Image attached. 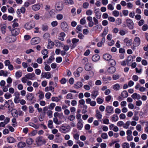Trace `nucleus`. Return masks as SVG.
<instances>
[{
    "instance_id": "nucleus-1",
    "label": "nucleus",
    "mask_w": 148,
    "mask_h": 148,
    "mask_svg": "<svg viewBox=\"0 0 148 148\" xmlns=\"http://www.w3.org/2000/svg\"><path fill=\"white\" fill-rule=\"evenodd\" d=\"M71 129L70 126L66 124L62 125L60 129V132L63 133H66L69 132Z\"/></svg>"
},
{
    "instance_id": "nucleus-2",
    "label": "nucleus",
    "mask_w": 148,
    "mask_h": 148,
    "mask_svg": "<svg viewBox=\"0 0 148 148\" xmlns=\"http://www.w3.org/2000/svg\"><path fill=\"white\" fill-rule=\"evenodd\" d=\"M36 142L38 146H40L46 143L45 140L42 136H39L36 139Z\"/></svg>"
},
{
    "instance_id": "nucleus-3",
    "label": "nucleus",
    "mask_w": 148,
    "mask_h": 148,
    "mask_svg": "<svg viewBox=\"0 0 148 148\" xmlns=\"http://www.w3.org/2000/svg\"><path fill=\"white\" fill-rule=\"evenodd\" d=\"M35 25V22L31 21L25 23L24 25V28L26 29H30L34 27Z\"/></svg>"
},
{
    "instance_id": "nucleus-4",
    "label": "nucleus",
    "mask_w": 148,
    "mask_h": 148,
    "mask_svg": "<svg viewBox=\"0 0 148 148\" xmlns=\"http://www.w3.org/2000/svg\"><path fill=\"white\" fill-rule=\"evenodd\" d=\"M126 23L128 27L130 29H133L134 28V23L132 20L127 19L126 21Z\"/></svg>"
},
{
    "instance_id": "nucleus-5",
    "label": "nucleus",
    "mask_w": 148,
    "mask_h": 148,
    "mask_svg": "<svg viewBox=\"0 0 148 148\" xmlns=\"http://www.w3.org/2000/svg\"><path fill=\"white\" fill-rule=\"evenodd\" d=\"M60 27L64 31H67L69 27L67 23L65 21L61 23Z\"/></svg>"
},
{
    "instance_id": "nucleus-6",
    "label": "nucleus",
    "mask_w": 148,
    "mask_h": 148,
    "mask_svg": "<svg viewBox=\"0 0 148 148\" xmlns=\"http://www.w3.org/2000/svg\"><path fill=\"white\" fill-rule=\"evenodd\" d=\"M35 75L34 73H29L25 75V77L28 79L33 80L34 79Z\"/></svg>"
},
{
    "instance_id": "nucleus-7",
    "label": "nucleus",
    "mask_w": 148,
    "mask_h": 148,
    "mask_svg": "<svg viewBox=\"0 0 148 148\" xmlns=\"http://www.w3.org/2000/svg\"><path fill=\"white\" fill-rule=\"evenodd\" d=\"M40 41L39 38H33L31 41V43L32 45H35L38 43Z\"/></svg>"
},
{
    "instance_id": "nucleus-8",
    "label": "nucleus",
    "mask_w": 148,
    "mask_h": 148,
    "mask_svg": "<svg viewBox=\"0 0 148 148\" xmlns=\"http://www.w3.org/2000/svg\"><path fill=\"white\" fill-rule=\"evenodd\" d=\"M15 97L14 99V101L16 103H18L20 100L19 99L20 94L18 92H15L14 93Z\"/></svg>"
},
{
    "instance_id": "nucleus-9",
    "label": "nucleus",
    "mask_w": 148,
    "mask_h": 148,
    "mask_svg": "<svg viewBox=\"0 0 148 148\" xmlns=\"http://www.w3.org/2000/svg\"><path fill=\"white\" fill-rule=\"evenodd\" d=\"M116 71V69L114 66H112L109 67L107 69L108 73L110 74H112L114 73Z\"/></svg>"
},
{
    "instance_id": "nucleus-10",
    "label": "nucleus",
    "mask_w": 148,
    "mask_h": 148,
    "mask_svg": "<svg viewBox=\"0 0 148 148\" xmlns=\"http://www.w3.org/2000/svg\"><path fill=\"white\" fill-rule=\"evenodd\" d=\"M140 44V40L139 38H135L133 44L134 47H137Z\"/></svg>"
},
{
    "instance_id": "nucleus-11",
    "label": "nucleus",
    "mask_w": 148,
    "mask_h": 148,
    "mask_svg": "<svg viewBox=\"0 0 148 148\" xmlns=\"http://www.w3.org/2000/svg\"><path fill=\"white\" fill-rule=\"evenodd\" d=\"M27 99L29 101L32 100L34 98V95L32 93H28L26 96Z\"/></svg>"
},
{
    "instance_id": "nucleus-12",
    "label": "nucleus",
    "mask_w": 148,
    "mask_h": 148,
    "mask_svg": "<svg viewBox=\"0 0 148 148\" xmlns=\"http://www.w3.org/2000/svg\"><path fill=\"white\" fill-rule=\"evenodd\" d=\"M98 91L97 90H93L91 93V96L92 98L93 99H95L98 95Z\"/></svg>"
},
{
    "instance_id": "nucleus-13",
    "label": "nucleus",
    "mask_w": 148,
    "mask_h": 148,
    "mask_svg": "<svg viewBox=\"0 0 148 148\" xmlns=\"http://www.w3.org/2000/svg\"><path fill=\"white\" fill-rule=\"evenodd\" d=\"M56 7L57 11H60L62 10L63 6L60 2H58L56 3Z\"/></svg>"
},
{
    "instance_id": "nucleus-14",
    "label": "nucleus",
    "mask_w": 148,
    "mask_h": 148,
    "mask_svg": "<svg viewBox=\"0 0 148 148\" xmlns=\"http://www.w3.org/2000/svg\"><path fill=\"white\" fill-rule=\"evenodd\" d=\"M82 120L81 119L79 120L77 123V127L79 130H81L83 127V124L82 122Z\"/></svg>"
},
{
    "instance_id": "nucleus-15",
    "label": "nucleus",
    "mask_w": 148,
    "mask_h": 148,
    "mask_svg": "<svg viewBox=\"0 0 148 148\" xmlns=\"http://www.w3.org/2000/svg\"><path fill=\"white\" fill-rule=\"evenodd\" d=\"M20 32V30L18 28L14 29L11 31L13 36H15L18 35Z\"/></svg>"
},
{
    "instance_id": "nucleus-16",
    "label": "nucleus",
    "mask_w": 148,
    "mask_h": 148,
    "mask_svg": "<svg viewBox=\"0 0 148 148\" xmlns=\"http://www.w3.org/2000/svg\"><path fill=\"white\" fill-rule=\"evenodd\" d=\"M103 58L105 60L108 61L111 59L112 56L109 54L106 53L103 55Z\"/></svg>"
},
{
    "instance_id": "nucleus-17",
    "label": "nucleus",
    "mask_w": 148,
    "mask_h": 148,
    "mask_svg": "<svg viewBox=\"0 0 148 148\" xmlns=\"http://www.w3.org/2000/svg\"><path fill=\"white\" fill-rule=\"evenodd\" d=\"M83 86V84L81 82H77L74 85V87L75 88L78 89L80 88Z\"/></svg>"
},
{
    "instance_id": "nucleus-18",
    "label": "nucleus",
    "mask_w": 148,
    "mask_h": 148,
    "mask_svg": "<svg viewBox=\"0 0 148 148\" xmlns=\"http://www.w3.org/2000/svg\"><path fill=\"white\" fill-rule=\"evenodd\" d=\"M16 40V38H6L5 40L9 43L13 42Z\"/></svg>"
},
{
    "instance_id": "nucleus-19",
    "label": "nucleus",
    "mask_w": 148,
    "mask_h": 148,
    "mask_svg": "<svg viewBox=\"0 0 148 148\" xmlns=\"http://www.w3.org/2000/svg\"><path fill=\"white\" fill-rule=\"evenodd\" d=\"M48 51L47 49H45L42 50L41 51V53L44 55V56L43 57V59H45L46 58H47L48 57V56L47 55L48 54Z\"/></svg>"
},
{
    "instance_id": "nucleus-20",
    "label": "nucleus",
    "mask_w": 148,
    "mask_h": 148,
    "mask_svg": "<svg viewBox=\"0 0 148 148\" xmlns=\"http://www.w3.org/2000/svg\"><path fill=\"white\" fill-rule=\"evenodd\" d=\"M132 97L134 99H140L141 97L140 95L137 94V93H134L132 95Z\"/></svg>"
},
{
    "instance_id": "nucleus-21",
    "label": "nucleus",
    "mask_w": 148,
    "mask_h": 148,
    "mask_svg": "<svg viewBox=\"0 0 148 148\" xmlns=\"http://www.w3.org/2000/svg\"><path fill=\"white\" fill-rule=\"evenodd\" d=\"M124 41L127 46H129L131 45L132 40L131 39L129 40L127 38H126L124 39Z\"/></svg>"
},
{
    "instance_id": "nucleus-22",
    "label": "nucleus",
    "mask_w": 148,
    "mask_h": 148,
    "mask_svg": "<svg viewBox=\"0 0 148 148\" xmlns=\"http://www.w3.org/2000/svg\"><path fill=\"white\" fill-rule=\"evenodd\" d=\"M97 10V9H96L95 10V16L97 18L99 19L101 17V14L100 13V12L99 10Z\"/></svg>"
},
{
    "instance_id": "nucleus-23",
    "label": "nucleus",
    "mask_w": 148,
    "mask_h": 148,
    "mask_svg": "<svg viewBox=\"0 0 148 148\" xmlns=\"http://www.w3.org/2000/svg\"><path fill=\"white\" fill-rule=\"evenodd\" d=\"M107 112L108 113H111L113 112V108L112 107L110 106H107L106 108Z\"/></svg>"
},
{
    "instance_id": "nucleus-24",
    "label": "nucleus",
    "mask_w": 148,
    "mask_h": 148,
    "mask_svg": "<svg viewBox=\"0 0 148 148\" xmlns=\"http://www.w3.org/2000/svg\"><path fill=\"white\" fill-rule=\"evenodd\" d=\"M100 58V56L98 55L95 54L92 57V60L94 62H97L99 60Z\"/></svg>"
},
{
    "instance_id": "nucleus-25",
    "label": "nucleus",
    "mask_w": 148,
    "mask_h": 148,
    "mask_svg": "<svg viewBox=\"0 0 148 148\" xmlns=\"http://www.w3.org/2000/svg\"><path fill=\"white\" fill-rule=\"evenodd\" d=\"M95 116L97 118L99 119H100L102 118V115L98 110H96Z\"/></svg>"
},
{
    "instance_id": "nucleus-26",
    "label": "nucleus",
    "mask_w": 148,
    "mask_h": 148,
    "mask_svg": "<svg viewBox=\"0 0 148 148\" xmlns=\"http://www.w3.org/2000/svg\"><path fill=\"white\" fill-rule=\"evenodd\" d=\"M40 7V6L39 4H37L33 5L32 6L33 10L34 11H37L39 10Z\"/></svg>"
},
{
    "instance_id": "nucleus-27",
    "label": "nucleus",
    "mask_w": 148,
    "mask_h": 148,
    "mask_svg": "<svg viewBox=\"0 0 148 148\" xmlns=\"http://www.w3.org/2000/svg\"><path fill=\"white\" fill-rule=\"evenodd\" d=\"M7 141L9 143H14L16 140L14 138L12 137H9L7 138Z\"/></svg>"
},
{
    "instance_id": "nucleus-28",
    "label": "nucleus",
    "mask_w": 148,
    "mask_h": 148,
    "mask_svg": "<svg viewBox=\"0 0 148 148\" xmlns=\"http://www.w3.org/2000/svg\"><path fill=\"white\" fill-rule=\"evenodd\" d=\"M18 19H15L12 22L13 23L12 25V26L14 28L16 27H17L18 26V24L17 22L18 21Z\"/></svg>"
},
{
    "instance_id": "nucleus-29",
    "label": "nucleus",
    "mask_w": 148,
    "mask_h": 148,
    "mask_svg": "<svg viewBox=\"0 0 148 148\" xmlns=\"http://www.w3.org/2000/svg\"><path fill=\"white\" fill-rule=\"evenodd\" d=\"M64 3L66 5H73L74 3L73 0H64Z\"/></svg>"
},
{
    "instance_id": "nucleus-30",
    "label": "nucleus",
    "mask_w": 148,
    "mask_h": 148,
    "mask_svg": "<svg viewBox=\"0 0 148 148\" xmlns=\"http://www.w3.org/2000/svg\"><path fill=\"white\" fill-rule=\"evenodd\" d=\"M48 44L47 46V48L49 49H51L54 45L53 42L51 41L50 40H48Z\"/></svg>"
},
{
    "instance_id": "nucleus-31",
    "label": "nucleus",
    "mask_w": 148,
    "mask_h": 148,
    "mask_svg": "<svg viewBox=\"0 0 148 148\" xmlns=\"http://www.w3.org/2000/svg\"><path fill=\"white\" fill-rule=\"evenodd\" d=\"M108 40V44L109 46H112L114 43V41L112 40L111 38H107Z\"/></svg>"
},
{
    "instance_id": "nucleus-32",
    "label": "nucleus",
    "mask_w": 148,
    "mask_h": 148,
    "mask_svg": "<svg viewBox=\"0 0 148 148\" xmlns=\"http://www.w3.org/2000/svg\"><path fill=\"white\" fill-rule=\"evenodd\" d=\"M13 116H14L16 118L18 117V114L17 111L15 109H13L12 110V113Z\"/></svg>"
},
{
    "instance_id": "nucleus-33",
    "label": "nucleus",
    "mask_w": 148,
    "mask_h": 148,
    "mask_svg": "<svg viewBox=\"0 0 148 148\" xmlns=\"http://www.w3.org/2000/svg\"><path fill=\"white\" fill-rule=\"evenodd\" d=\"M8 72L7 71H4L3 70L0 71V76H3L4 77H6L8 75Z\"/></svg>"
},
{
    "instance_id": "nucleus-34",
    "label": "nucleus",
    "mask_w": 148,
    "mask_h": 148,
    "mask_svg": "<svg viewBox=\"0 0 148 148\" xmlns=\"http://www.w3.org/2000/svg\"><path fill=\"white\" fill-rule=\"evenodd\" d=\"M53 121L56 125H60L62 123L61 121H58L57 117H54L53 118Z\"/></svg>"
},
{
    "instance_id": "nucleus-35",
    "label": "nucleus",
    "mask_w": 148,
    "mask_h": 148,
    "mask_svg": "<svg viewBox=\"0 0 148 148\" xmlns=\"http://www.w3.org/2000/svg\"><path fill=\"white\" fill-rule=\"evenodd\" d=\"M25 143L23 142H21L19 143L18 144V148H21L25 147Z\"/></svg>"
},
{
    "instance_id": "nucleus-36",
    "label": "nucleus",
    "mask_w": 148,
    "mask_h": 148,
    "mask_svg": "<svg viewBox=\"0 0 148 148\" xmlns=\"http://www.w3.org/2000/svg\"><path fill=\"white\" fill-rule=\"evenodd\" d=\"M33 142L34 140L31 138H28L26 140V143L28 145H32Z\"/></svg>"
},
{
    "instance_id": "nucleus-37",
    "label": "nucleus",
    "mask_w": 148,
    "mask_h": 148,
    "mask_svg": "<svg viewBox=\"0 0 148 148\" xmlns=\"http://www.w3.org/2000/svg\"><path fill=\"white\" fill-rule=\"evenodd\" d=\"M111 119L112 121L116 122L118 120L119 117L116 115L114 114L112 116Z\"/></svg>"
},
{
    "instance_id": "nucleus-38",
    "label": "nucleus",
    "mask_w": 148,
    "mask_h": 148,
    "mask_svg": "<svg viewBox=\"0 0 148 148\" xmlns=\"http://www.w3.org/2000/svg\"><path fill=\"white\" fill-rule=\"evenodd\" d=\"M49 90L51 91L52 92L54 91V88L52 86H51L49 87H47L45 88V91L47 92Z\"/></svg>"
},
{
    "instance_id": "nucleus-39",
    "label": "nucleus",
    "mask_w": 148,
    "mask_h": 148,
    "mask_svg": "<svg viewBox=\"0 0 148 148\" xmlns=\"http://www.w3.org/2000/svg\"><path fill=\"white\" fill-rule=\"evenodd\" d=\"M42 29L43 31H46L48 29V27L46 24H43L42 26Z\"/></svg>"
},
{
    "instance_id": "nucleus-40",
    "label": "nucleus",
    "mask_w": 148,
    "mask_h": 148,
    "mask_svg": "<svg viewBox=\"0 0 148 148\" xmlns=\"http://www.w3.org/2000/svg\"><path fill=\"white\" fill-rule=\"evenodd\" d=\"M121 95L124 98H126L128 96L127 92L125 90L123 91L121 93Z\"/></svg>"
},
{
    "instance_id": "nucleus-41",
    "label": "nucleus",
    "mask_w": 148,
    "mask_h": 148,
    "mask_svg": "<svg viewBox=\"0 0 148 148\" xmlns=\"http://www.w3.org/2000/svg\"><path fill=\"white\" fill-rule=\"evenodd\" d=\"M120 86L118 84H116L113 86V89L116 90H117L119 89Z\"/></svg>"
},
{
    "instance_id": "nucleus-42",
    "label": "nucleus",
    "mask_w": 148,
    "mask_h": 148,
    "mask_svg": "<svg viewBox=\"0 0 148 148\" xmlns=\"http://www.w3.org/2000/svg\"><path fill=\"white\" fill-rule=\"evenodd\" d=\"M85 69L86 71H89L92 69V67L89 64H86L85 66Z\"/></svg>"
},
{
    "instance_id": "nucleus-43",
    "label": "nucleus",
    "mask_w": 148,
    "mask_h": 148,
    "mask_svg": "<svg viewBox=\"0 0 148 148\" xmlns=\"http://www.w3.org/2000/svg\"><path fill=\"white\" fill-rule=\"evenodd\" d=\"M105 41V38H103L102 39V40L100 42H99L97 43V46L99 47H101L102 44L103 43H104Z\"/></svg>"
},
{
    "instance_id": "nucleus-44",
    "label": "nucleus",
    "mask_w": 148,
    "mask_h": 148,
    "mask_svg": "<svg viewBox=\"0 0 148 148\" xmlns=\"http://www.w3.org/2000/svg\"><path fill=\"white\" fill-rule=\"evenodd\" d=\"M48 126L50 128H52L53 127V121L51 120H49L48 121Z\"/></svg>"
},
{
    "instance_id": "nucleus-45",
    "label": "nucleus",
    "mask_w": 148,
    "mask_h": 148,
    "mask_svg": "<svg viewBox=\"0 0 148 148\" xmlns=\"http://www.w3.org/2000/svg\"><path fill=\"white\" fill-rule=\"evenodd\" d=\"M22 73L21 71H17L15 73V76L16 77L19 78L21 77L22 76Z\"/></svg>"
},
{
    "instance_id": "nucleus-46",
    "label": "nucleus",
    "mask_w": 148,
    "mask_h": 148,
    "mask_svg": "<svg viewBox=\"0 0 148 148\" xmlns=\"http://www.w3.org/2000/svg\"><path fill=\"white\" fill-rule=\"evenodd\" d=\"M44 64L45 65V70L46 71H50L51 70V68L50 66L47 65L46 62H44Z\"/></svg>"
},
{
    "instance_id": "nucleus-47",
    "label": "nucleus",
    "mask_w": 148,
    "mask_h": 148,
    "mask_svg": "<svg viewBox=\"0 0 148 148\" xmlns=\"http://www.w3.org/2000/svg\"><path fill=\"white\" fill-rule=\"evenodd\" d=\"M29 126H31L35 129H38L39 128V126L36 125L34 123L30 122L29 123Z\"/></svg>"
},
{
    "instance_id": "nucleus-48",
    "label": "nucleus",
    "mask_w": 148,
    "mask_h": 148,
    "mask_svg": "<svg viewBox=\"0 0 148 148\" xmlns=\"http://www.w3.org/2000/svg\"><path fill=\"white\" fill-rule=\"evenodd\" d=\"M51 76L49 72L45 73L43 75L44 77L48 79L50 78L51 77Z\"/></svg>"
},
{
    "instance_id": "nucleus-49",
    "label": "nucleus",
    "mask_w": 148,
    "mask_h": 148,
    "mask_svg": "<svg viewBox=\"0 0 148 148\" xmlns=\"http://www.w3.org/2000/svg\"><path fill=\"white\" fill-rule=\"evenodd\" d=\"M109 63L111 65L113 66H114L116 64V62L113 59H110Z\"/></svg>"
},
{
    "instance_id": "nucleus-50",
    "label": "nucleus",
    "mask_w": 148,
    "mask_h": 148,
    "mask_svg": "<svg viewBox=\"0 0 148 148\" xmlns=\"http://www.w3.org/2000/svg\"><path fill=\"white\" fill-rule=\"evenodd\" d=\"M73 137L76 140H78L79 138V134L78 133L74 134Z\"/></svg>"
},
{
    "instance_id": "nucleus-51",
    "label": "nucleus",
    "mask_w": 148,
    "mask_h": 148,
    "mask_svg": "<svg viewBox=\"0 0 148 148\" xmlns=\"http://www.w3.org/2000/svg\"><path fill=\"white\" fill-rule=\"evenodd\" d=\"M4 97L6 99H9L12 97V95L10 94L7 92L4 95Z\"/></svg>"
},
{
    "instance_id": "nucleus-52",
    "label": "nucleus",
    "mask_w": 148,
    "mask_h": 148,
    "mask_svg": "<svg viewBox=\"0 0 148 148\" xmlns=\"http://www.w3.org/2000/svg\"><path fill=\"white\" fill-rule=\"evenodd\" d=\"M122 146L123 148H129L130 147L129 144L126 142L123 143Z\"/></svg>"
},
{
    "instance_id": "nucleus-53",
    "label": "nucleus",
    "mask_w": 148,
    "mask_h": 148,
    "mask_svg": "<svg viewBox=\"0 0 148 148\" xmlns=\"http://www.w3.org/2000/svg\"><path fill=\"white\" fill-rule=\"evenodd\" d=\"M67 143L69 146L71 147L73 145V142L71 140H69L67 141Z\"/></svg>"
},
{
    "instance_id": "nucleus-54",
    "label": "nucleus",
    "mask_w": 148,
    "mask_h": 148,
    "mask_svg": "<svg viewBox=\"0 0 148 148\" xmlns=\"http://www.w3.org/2000/svg\"><path fill=\"white\" fill-rule=\"evenodd\" d=\"M101 136L104 139H106L108 137L107 134L105 133H102L101 135Z\"/></svg>"
},
{
    "instance_id": "nucleus-55",
    "label": "nucleus",
    "mask_w": 148,
    "mask_h": 148,
    "mask_svg": "<svg viewBox=\"0 0 148 148\" xmlns=\"http://www.w3.org/2000/svg\"><path fill=\"white\" fill-rule=\"evenodd\" d=\"M54 59V57L53 56H51L49 59L47 61V63H51L52 61Z\"/></svg>"
},
{
    "instance_id": "nucleus-56",
    "label": "nucleus",
    "mask_w": 148,
    "mask_h": 148,
    "mask_svg": "<svg viewBox=\"0 0 148 148\" xmlns=\"http://www.w3.org/2000/svg\"><path fill=\"white\" fill-rule=\"evenodd\" d=\"M63 15L61 14H58L56 16L57 18L59 20H62L63 18Z\"/></svg>"
},
{
    "instance_id": "nucleus-57",
    "label": "nucleus",
    "mask_w": 148,
    "mask_h": 148,
    "mask_svg": "<svg viewBox=\"0 0 148 148\" xmlns=\"http://www.w3.org/2000/svg\"><path fill=\"white\" fill-rule=\"evenodd\" d=\"M47 115L49 116V118H51L52 117V112L50 110L47 111Z\"/></svg>"
},
{
    "instance_id": "nucleus-58",
    "label": "nucleus",
    "mask_w": 148,
    "mask_h": 148,
    "mask_svg": "<svg viewBox=\"0 0 148 148\" xmlns=\"http://www.w3.org/2000/svg\"><path fill=\"white\" fill-rule=\"evenodd\" d=\"M112 78L114 80H116L117 79L120 77V76L118 74L113 75L112 76Z\"/></svg>"
},
{
    "instance_id": "nucleus-59",
    "label": "nucleus",
    "mask_w": 148,
    "mask_h": 148,
    "mask_svg": "<svg viewBox=\"0 0 148 148\" xmlns=\"http://www.w3.org/2000/svg\"><path fill=\"white\" fill-rule=\"evenodd\" d=\"M66 98L68 99H73V96L72 94L71 93L67 94L66 96Z\"/></svg>"
},
{
    "instance_id": "nucleus-60",
    "label": "nucleus",
    "mask_w": 148,
    "mask_h": 148,
    "mask_svg": "<svg viewBox=\"0 0 148 148\" xmlns=\"http://www.w3.org/2000/svg\"><path fill=\"white\" fill-rule=\"evenodd\" d=\"M49 14L51 17H53L55 15V13L54 12L53 10H50L49 12Z\"/></svg>"
},
{
    "instance_id": "nucleus-61",
    "label": "nucleus",
    "mask_w": 148,
    "mask_h": 148,
    "mask_svg": "<svg viewBox=\"0 0 148 148\" xmlns=\"http://www.w3.org/2000/svg\"><path fill=\"white\" fill-rule=\"evenodd\" d=\"M112 14L115 16H118L119 14V12L116 10H114L112 12Z\"/></svg>"
},
{
    "instance_id": "nucleus-62",
    "label": "nucleus",
    "mask_w": 148,
    "mask_h": 148,
    "mask_svg": "<svg viewBox=\"0 0 148 148\" xmlns=\"http://www.w3.org/2000/svg\"><path fill=\"white\" fill-rule=\"evenodd\" d=\"M39 98L40 99H42L44 97V94L42 91H40L39 93Z\"/></svg>"
},
{
    "instance_id": "nucleus-63",
    "label": "nucleus",
    "mask_w": 148,
    "mask_h": 148,
    "mask_svg": "<svg viewBox=\"0 0 148 148\" xmlns=\"http://www.w3.org/2000/svg\"><path fill=\"white\" fill-rule=\"evenodd\" d=\"M52 101H53L58 102L60 101V99L57 97H53L51 98Z\"/></svg>"
},
{
    "instance_id": "nucleus-64",
    "label": "nucleus",
    "mask_w": 148,
    "mask_h": 148,
    "mask_svg": "<svg viewBox=\"0 0 148 148\" xmlns=\"http://www.w3.org/2000/svg\"><path fill=\"white\" fill-rule=\"evenodd\" d=\"M1 31L2 33H5L6 31V26L5 25L2 26L1 27Z\"/></svg>"
}]
</instances>
